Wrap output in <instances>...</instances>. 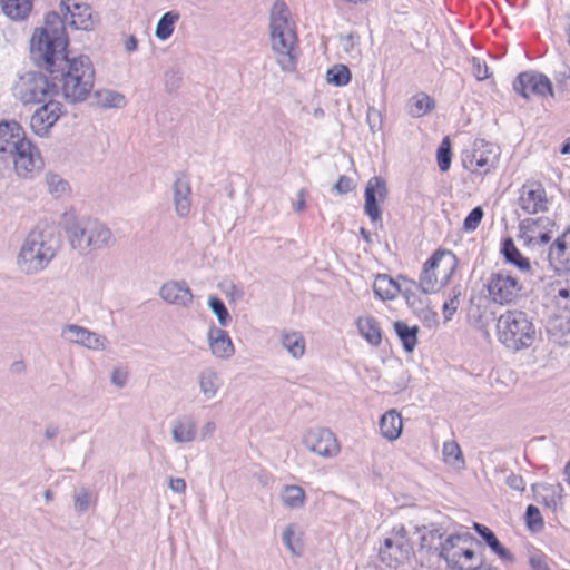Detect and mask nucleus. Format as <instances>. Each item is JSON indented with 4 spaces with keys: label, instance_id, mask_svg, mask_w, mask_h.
Segmentation results:
<instances>
[{
    "label": "nucleus",
    "instance_id": "obj_20",
    "mask_svg": "<svg viewBox=\"0 0 570 570\" xmlns=\"http://www.w3.org/2000/svg\"><path fill=\"white\" fill-rule=\"evenodd\" d=\"M394 291L403 296L405 304L413 313L430 301L429 294H423L422 285L419 282L402 275L394 279Z\"/></svg>",
    "mask_w": 570,
    "mask_h": 570
},
{
    "label": "nucleus",
    "instance_id": "obj_17",
    "mask_svg": "<svg viewBox=\"0 0 570 570\" xmlns=\"http://www.w3.org/2000/svg\"><path fill=\"white\" fill-rule=\"evenodd\" d=\"M547 259L557 272L570 271V225L550 244Z\"/></svg>",
    "mask_w": 570,
    "mask_h": 570
},
{
    "label": "nucleus",
    "instance_id": "obj_8",
    "mask_svg": "<svg viewBox=\"0 0 570 570\" xmlns=\"http://www.w3.org/2000/svg\"><path fill=\"white\" fill-rule=\"evenodd\" d=\"M487 289L490 299L494 304H515L524 292L523 282L511 275L508 271L491 273L487 282Z\"/></svg>",
    "mask_w": 570,
    "mask_h": 570
},
{
    "label": "nucleus",
    "instance_id": "obj_48",
    "mask_svg": "<svg viewBox=\"0 0 570 570\" xmlns=\"http://www.w3.org/2000/svg\"><path fill=\"white\" fill-rule=\"evenodd\" d=\"M183 80V72L178 68H171L165 73L166 90L171 92L178 89Z\"/></svg>",
    "mask_w": 570,
    "mask_h": 570
},
{
    "label": "nucleus",
    "instance_id": "obj_37",
    "mask_svg": "<svg viewBox=\"0 0 570 570\" xmlns=\"http://www.w3.org/2000/svg\"><path fill=\"white\" fill-rule=\"evenodd\" d=\"M48 193L55 198H61L69 191V184L60 175L47 173L45 176Z\"/></svg>",
    "mask_w": 570,
    "mask_h": 570
},
{
    "label": "nucleus",
    "instance_id": "obj_21",
    "mask_svg": "<svg viewBox=\"0 0 570 570\" xmlns=\"http://www.w3.org/2000/svg\"><path fill=\"white\" fill-rule=\"evenodd\" d=\"M159 296L167 304L179 307H189L194 295L185 281H169L159 288Z\"/></svg>",
    "mask_w": 570,
    "mask_h": 570
},
{
    "label": "nucleus",
    "instance_id": "obj_15",
    "mask_svg": "<svg viewBox=\"0 0 570 570\" xmlns=\"http://www.w3.org/2000/svg\"><path fill=\"white\" fill-rule=\"evenodd\" d=\"M61 336L68 342L92 351H105L109 344L105 336L77 324L65 325Z\"/></svg>",
    "mask_w": 570,
    "mask_h": 570
},
{
    "label": "nucleus",
    "instance_id": "obj_19",
    "mask_svg": "<svg viewBox=\"0 0 570 570\" xmlns=\"http://www.w3.org/2000/svg\"><path fill=\"white\" fill-rule=\"evenodd\" d=\"M173 203L179 218H186L191 210V185L188 175L179 171L173 183Z\"/></svg>",
    "mask_w": 570,
    "mask_h": 570
},
{
    "label": "nucleus",
    "instance_id": "obj_62",
    "mask_svg": "<svg viewBox=\"0 0 570 570\" xmlns=\"http://www.w3.org/2000/svg\"><path fill=\"white\" fill-rule=\"evenodd\" d=\"M137 46H138V41H137V38L135 36H129L127 37L126 41H125V49L127 52H134L137 50Z\"/></svg>",
    "mask_w": 570,
    "mask_h": 570
},
{
    "label": "nucleus",
    "instance_id": "obj_51",
    "mask_svg": "<svg viewBox=\"0 0 570 570\" xmlns=\"http://www.w3.org/2000/svg\"><path fill=\"white\" fill-rule=\"evenodd\" d=\"M294 530L295 525L288 524L282 533V541L293 554H299L301 548L297 547L293 541Z\"/></svg>",
    "mask_w": 570,
    "mask_h": 570
},
{
    "label": "nucleus",
    "instance_id": "obj_44",
    "mask_svg": "<svg viewBox=\"0 0 570 570\" xmlns=\"http://www.w3.org/2000/svg\"><path fill=\"white\" fill-rule=\"evenodd\" d=\"M461 540V535L452 534L446 538L444 542L440 543L439 556L443 558L446 562L455 563L456 556L452 554V551L456 548L458 541Z\"/></svg>",
    "mask_w": 570,
    "mask_h": 570
},
{
    "label": "nucleus",
    "instance_id": "obj_14",
    "mask_svg": "<svg viewBox=\"0 0 570 570\" xmlns=\"http://www.w3.org/2000/svg\"><path fill=\"white\" fill-rule=\"evenodd\" d=\"M513 89L523 98L529 99L530 95L553 96L552 83L550 79L539 72H521L513 82Z\"/></svg>",
    "mask_w": 570,
    "mask_h": 570
},
{
    "label": "nucleus",
    "instance_id": "obj_49",
    "mask_svg": "<svg viewBox=\"0 0 570 570\" xmlns=\"http://www.w3.org/2000/svg\"><path fill=\"white\" fill-rule=\"evenodd\" d=\"M90 492L87 488H80L75 494V510L83 513L89 509Z\"/></svg>",
    "mask_w": 570,
    "mask_h": 570
},
{
    "label": "nucleus",
    "instance_id": "obj_25",
    "mask_svg": "<svg viewBox=\"0 0 570 570\" xmlns=\"http://www.w3.org/2000/svg\"><path fill=\"white\" fill-rule=\"evenodd\" d=\"M501 254L503 255L504 261L517 267L522 275L527 276L531 274L532 265L530 259L520 252L512 238L508 237L503 239L501 244Z\"/></svg>",
    "mask_w": 570,
    "mask_h": 570
},
{
    "label": "nucleus",
    "instance_id": "obj_54",
    "mask_svg": "<svg viewBox=\"0 0 570 570\" xmlns=\"http://www.w3.org/2000/svg\"><path fill=\"white\" fill-rule=\"evenodd\" d=\"M389 417H392V409L385 411V413L380 417L379 428L381 435L392 442V423H387Z\"/></svg>",
    "mask_w": 570,
    "mask_h": 570
},
{
    "label": "nucleus",
    "instance_id": "obj_43",
    "mask_svg": "<svg viewBox=\"0 0 570 570\" xmlns=\"http://www.w3.org/2000/svg\"><path fill=\"white\" fill-rule=\"evenodd\" d=\"M462 295V291L460 286H455L451 289V293L449 295V298L443 304V316L444 321L449 322L452 320L453 315L458 311L459 307V298Z\"/></svg>",
    "mask_w": 570,
    "mask_h": 570
},
{
    "label": "nucleus",
    "instance_id": "obj_64",
    "mask_svg": "<svg viewBox=\"0 0 570 570\" xmlns=\"http://www.w3.org/2000/svg\"><path fill=\"white\" fill-rule=\"evenodd\" d=\"M59 434V428L56 425H48L45 431V436L48 440L55 439Z\"/></svg>",
    "mask_w": 570,
    "mask_h": 570
},
{
    "label": "nucleus",
    "instance_id": "obj_50",
    "mask_svg": "<svg viewBox=\"0 0 570 570\" xmlns=\"http://www.w3.org/2000/svg\"><path fill=\"white\" fill-rule=\"evenodd\" d=\"M525 518H527L528 527L531 530H538V529L542 528L543 520H542L540 510L537 507H534L532 504L528 505L527 511H525Z\"/></svg>",
    "mask_w": 570,
    "mask_h": 570
},
{
    "label": "nucleus",
    "instance_id": "obj_18",
    "mask_svg": "<svg viewBox=\"0 0 570 570\" xmlns=\"http://www.w3.org/2000/svg\"><path fill=\"white\" fill-rule=\"evenodd\" d=\"M386 196V183L381 177H372L365 187L364 213L370 217L372 223H376L382 218L381 202Z\"/></svg>",
    "mask_w": 570,
    "mask_h": 570
},
{
    "label": "nucleus",
    "instance_id": "obj_42",
    "mask_svg": "<svg viewBox=\"0 0 570 570\" xmlns=\"http://www.w3.org/2000/svg\"><path fill=\"white\" fill-rule=\"evenodd\" d=\"M208 307L216 315L219 325L227 326L230 323L232 317L229 312L226 308L225 303L219 297L209 296Z\"/></svg>",
    "mask_w": 570,
    "mask_h": 570
},
{
    "label": "nucleus",
    "instance_id": "obj_61",
    "mask_svg": "<svg viewBox=\"0 0 570 570\" xmlns=\"http://www.w3.org/2000/svg\"><path fill=\"white\" fill-rule=\"evenodd\" d=\"M306 190L299 189L297 193V203L294 206L295 212H302L305 208Z\"/></svg>",
    "mask_w": 570,
    "mask_h": 570
},
{
    "label": "nucleus",
    "instance_id": "obj_12",
    "mask_svg": "<svg viewBox=\"0 0 570 570\" xmlns=\"http://www.w3.org/2000/svg\"><path fill=\"white\" fill-rule=\"evenodd\" d=\"M305 448L322 456L334 458L340 453L341 446L335 434L325 428L309 429L303 436Z\"/></svg>",
    "mask_w": 570,
    "mask_h": 570
},
{
    "label": "nucleus",
    "instance_id": "obj_22",
    "mask_svg": "<svg viewBox=\"0 0 570 570\" xmlns=\"http://www.w3.org/2000/svg\"><path fill=\"white\" fill-rule=\"evenodd\" d=\"M24 131L20 124L14 120L0 122V153L11 154L14 147L24 142Z\"/></svg>",
    "mask_w": 570,
    "mask_h": 570
},
{
    "label": "nucleus",
    "instance_id": "obj_24",
    "mask_svg": "<svg viewBox=\"0 0 570 570\" xmlns=\"http://www.w3.org/2000/svg\"><path fill=\"white\" fill-rule=\"evenodd\" d=\"M208 343L212 354L222 360L229 358L234 354V345L228 333L222 328L212 326L208 330Z\"/></svg>",
    "mask_w": 570,
    "mask_h": 570
},
{
    "label": "nucleus",
    "instance_id": "obj_5",
    "mask_svg": "<svg viewBox=\"0 0 570 570\" xmlns=\"http://www.w3.org/2000/svg\"><path fill=\"white\" fill-rule=\"evenodd\" d=\"M53 247L46 239L42 232L32 230L28 234L17 257V265L21 273L35 275L43 271L55 257Z\"/></svg>",
    "mask_w": 570,
    "mask_h": 570
},
{
    "label": "nucleus",
    "instance_id": "obj_36",
    "mask_svg": "<svg viewBox=\"0 0 570 570\" xmlns=\"http://www.w3.org/2000/svg\"><path fill=\"white\" fill-rule=\"evenodd\" d=\"M95 97L102 108H121L126 105L125 96L114 90H97Z\"/></svg>",
    "mask_w": 570,
    "mask_h": 570
},
{
    "label": "nucleus",
    "instance_id": "obj_1",
    "mask_svg": "<svg viewBox=\"0 0 570 570\" xmlns=\"http://www.w3.org/2000/svg\"><path fill=\"white\" fill-rule=\"evenodd\" d=\"M65 24L57 12L45 17V26L36 29L30 40V58L58 83L63 98L77 104L87 99L95 82V68L88 56L69 57Z\"/></svg>",
    "mask_w": 570,
    "mask_h": 570
},
{
    "label": "nucleus",
    "instance_id": "obj_55",
    "mask_svg": "<svg viewBox=\"0 0 570 570\" xmlns=\"http://www.w3.org/2000/svg\"><path fill=\"white\" fill-rule=\"evenodd\" d=\"M358 39H360V37L354 32H350L347 36H345L342 39V47H343L344 51L345 52L354 51L356 46L358 45Z\"/></svg>",
    "mask_w": 570,
    "mask_h": 570
},
{
    "label": "nucleus",
    "instance_id": "obj_39",
    "mask_svg": "<svg viewBox=\"0 0 570 570\" xmlns=\"http://www.w3.org/2000/svg\"><path fill=\"white\" fill-rule=\"evenodd\" d=\"M373 291L375 296L382 301L392 299V276L377 274L373 283Z\"/></svg>",
    "mask_w": 570,
    "mask_h": 570
},
{
    "label": "nucleus",
    "instance_id": "obj_53",
    "mask_svg": "<svg viewBox=\"0 0 570 570\" xmlns=\"http://www.w3.org/2000/svg\"><path fill=\"white\" fill-rule=\"evenodd\" d=\"M472 65V73L476 80L481 81L489 77L488 66L484 61H481L479 58L473 57L471 59Z\"/></svg>",
    "mask_w": 570,
    "mask_h": 570
},
{
    "label": "nucleus",
    "instance_id": "obj_33",
    "mask_svg": "<svg viewBox=\"0 0 570 570\" xmlns=\"http://www.w3.org/2000/svg\"><path fill=\"white\" fill-rule=\"evenodd\" d=\"M433 98L424 92L413 96L407 105L409 114L413 117H422L434 108Z\"/></svg>",
    "mask_w": 570,
    "mask_h": 570
},
{
    "label": "nucleus",
    "instance_id": "obj_40",
    "mask_svg": "<svg viewBox=\"0 0 570 570\" xmlns=\"http://www.w3.org/2000/svg\"><path fill=\"white\" fill-rule=\"evenodd\" d=\"M352 78L350 69L345 65H335L326 72L327 82L337 87H343L350 82Z\"/></svg>",
    "mask_w": 570,
    "mask_h": 570
},
{
    "label": "nucleus",
    "instance_id": "obj_4",
    "mask_svg": "<svg viewBox=\"0 0 570 570\" xmlns=\"http://www.w3.org/2000/svg\"><path fill=\"white\" fill-rule=\"evenodd\" d=\"M497 333L499 341L514 352L529 348L537 336L532 318L519 309H509L499 316Z\"/></svg>",
    "mask_w": 570,
    "mask_h": 570
},
{
    "label": "nucleus",
    "instance_id": "obj_11",
    "mask_svg": "<svg viewBox=\"0 0 570 570\" xmlns=\"http://www.w3.org/2000/svg\"><path fill=\"white\" fill-rule=\"evenodd\" d=\"M421 531L420 528L414 527L412 535H410V530H406L403 525L397 529L394 533V546H397L400 557L394 556V560H405L411 557L413 552L412 537H417L421 549L431 550L434 547V542L441 540L443 535L439 529L428 530L424 527L423 532Z\"/></svg>",
    "mask_w": 570,
    "mask_h": 570
},
{
    "label": "nucleus",
    "instance_id": "obj_32",
    "mask_svg": "<svg viewBox=\"0 0 570 570\" xmlns=\"http://www.w3.org/2000/svg\"><path fill=\"white\" fill-rule=\"evenodd\" d=\"M282 346L294 357L299 358L305 352V341L301 333L288 332L281 336Z\"/></svg>",
    "mask_w": 570,
    "mask_h": 570
},
{
    "label": "nucleus",
    "instance_id": "obj_35",
    "mask_svg": "<svg viewBox=\"0 0 570 570\" xmlns=\"http://www.w3.org/2000/svg\"><path fill=\"white\" fill-rule=\"evenodd\" d=\"M282 502L286 508L299 509L305 503V491L298 485H285L282 490Z\"/></svg>",
    "mask_w": 570,
    "mask_h": 570
},
{
    "label": "nucleus",
    "instance_id": "obj_59",
    "mask_svg": "<svg viewBox=\"0 0 570 570\" xmlns=\"http://www.w3.org/2000/svg\"><path fill=\"white\" fill-rule=\"evenodd\" d=\"M530 564L534 570H549L547 562L540 556H532Z\"/></svg>",
    "mask_w": 570,
    "mask_h": 570
},
{
    "label": "nucleus",
    "instance_id": "obj_30",
    "mask_svg": "<svg viewBox=\"0 0 570 570\" xmlns=\"http://www.w3.org/2000/svg\"><path fill=\"white\" fill-rule=\"evenodd\" d=\"M360 334L372 345H379L382 341V332L379 322L373 316H364L357 320Z\"/></svg>",
    "mask_w": 570,
    "mask_h": 570
},
{
    "label": "nucleus",
    "instance_id": "obj_28",
    "mask_svg": "<svg viewBox=\"0 0 570 570\" xmlns=\"http://www.w3.org/2000/svg\"><path fill=\"white\" fill-rule=\"evenodd\" d=\"M394 332L397 335L403 350L406 353H413L419 343L420 327L417 325L410 326L404 321L394 322Z\"/></svg>",
    "mask_w": 570,
    "mask_h": 570
},
{
    "label": "nucleus",
    "instance_id": "obj_47",
    "mask_svg": "<svg viewBox=\"0 0 570 570\" xmlns=\"http://www.w3.org/2000/svg\"><path fill=\"white\" fill-rule=\"evenodd\" d=\"M484 216V212L480 206L474 207L469 215L465 217L463 223V228L465 232H473L480 225L482 218Z\"/></svg>",
    "mask_w": 570,
    "mask_h": 570
},
{
    "label": "nucleus",
    "instance_id": "obj_63",
    "mask_svg": "<svg viewBox=\"0 0 570 570\" xmlns=\"http://www.w3.org/2000/svg\"><path fill=\"white\" fill-rule=\"evenodd\" d=\"M215 429L216 426L214 422H207L202 429V438L206 439L214 433Z\"/></svg>",
    "mask_w": 570,
    "mask_h": 570
},
{
    "label": "nucleus",
    "instance_id": "obj_2",
    "mask_svg": "<svg viewBox=\"0 0 570 570\" xmlns=\"http://www.w3.org/2000/svg\"><path fill=\"white\" fill-rule=\"evenodd\" d=\"M269 38L281 69L294 71L297 65V36L289 9L282 0L275 1L269 12Z\"/></svg>",
    "mask_w": 570,
    "mask_h": 570
},
{
    "label": "nucleus",
    "instance_id": "obj_23",
    "mask_svg": "<svg viewBox=\"0 0 570 570\" xmlns=\"http://www.w3.org/2000/svg\"><path fill=\"white\" fill-rule=\"evenodd\" d=\"M546 191L542 187L523 186L519 197V205L527 214H537L547 209Z\"/></svg>",
    "mask_w": 570,
    "mask_h": 570
},
{
    "label": "nucleus",
    "instance_id": "obj_60",
    "mask_svg": "<svg viewBox=\"0 0 570 570\" xmlns=\"http://www.w3.org/2000/svg\"><path fill=\"white\" fill-rule=\"evenodd\" d=\"M568 79H570V68L568 66L563 65L561 67V69L556 72V80L559 83H563Z\"/></svg>",
    "mask_w": 570,
    "mask_h": 570
},
{
    "label": "nucleus",
    "instance_id": "obj_7",
    "mask_svg": "<svg viewBox=\"0 0 570 570\" xmlns=\"http://www.w3.org/2000/svg\"><path fill=\"white\" fill-rule=\"evenodd\" d=\"M12 94L23 105H40L58 95V83L41 71H28L19 76Z\"/></svg>",
    "mask_w": 570,
    "mask_h": 570
},
{
    "label": "nucleus",
    "instance_id": "obj_46",
    "mask_svg": "<svg viewBox=\"0 0 570 570\" xmlns=\"http://www.w3.org/2000/svg\"><path fill=\"white\" fill-rule=\"evenodd\" d=\"M443 458L446 463L455 464L456 462L463 463L462 451L455 441L444 442L442 449Z\"/></svg>",
    "mask_w": 570,
    "mask_h": 570
},
{
    "label": "nucleus",
    "instance_id": "obj_58",
    "mask_svg": "<svg viewBox=\"0 0 570 570\" xmlns=\"http://www.w3.org/2000/svg\"><path fill=\"white\" fill-rule=\"evenodd\" d=\"M168 487L174 493L183 494L186 491V482L181 478H169Z\"/></svg>",
    "mask_w": 570,
    "mask_h": 570
},
{
    "label": "nucleus",
    "instance_id": "obj_6",
    "mask_svg": "<svg viewBox=\"0 0 570 570\" xmlns=\"http://www.w3.org/2000/svg\"><path fill=\"white\" fill-rule=\"evenodd\" d=\"M458 266L456 256L445 249L436 250L423 265L419 283L423 294H435L446 286Z\"/></svg>",
    "mask_w": 570,
    "mask_h": 570
},
{
    "label": "nucleus",
    "instance_id": "obj_27",
    "mask_svg": "<svg viewBox=\"0 0 570 570\" xmlns=\"http://www.w3.org/2000/svg\"><path fill=\"white\" fill-rule=\"evenodd\" d=\"M173 440L176 443H190L196 439L197 425L194 417L185 415L176 419L171 428Z\"/></svg>",
    "mask_w": 570,
    "mask_h": 570
},
{
    "label": "nucleus",
    "instance_id": "obj_9",
    "mask_svg": "<svg viewBox=\"0 0 570 570\" xmlns=\"http://www.w3.org/2000/svg\"><path fill=\"white\" fill-rule=\"evenodd\" d=\"M557 230V224L547 216L529 217L518 225V238L523 246L530 249H539L550 243Z\"/></svg>",
    "mask_w": 570,
    "mask_h": 570
},
{
    "label": "nucleus",
    "instance_id": "obj_3",
    "mask_svg": "<svg viewBox=\"0 0 570 570\" xmlns=\"http://www.w3.org/2000/svg\"><path fill=\"white\" fill-rule=\"evenodd\" d=\"M62 224L70 246L80 254L107 248L115 243L111 230L96 218L66 213Z\"/></svg>",
    "mask_w": 570,
    "mask_h": 570
},
{
    "label": "nucleus",
    "instance_id": "obj_41",
    "mask_svg": "<svg viewBox=\"0 0 570 570\" xmlns=\"http://www.w3.org/2000/svg\"><path fill=\"white\" fill-rule=\"evenodd\" d=\"M436 161L439 169L445 173L450 169L452 161L451 142L449 137H444L436 150Z\"/></svg>",
    "mask_w": 570,
    "mask_h": 570
},
{
    "label": "nucleus",
    "instance_id": "obj_16",
    "mask_svg": "<svg viewBox=\"0 0 570 570\" xmlns=\"http://www.w3.org/2000/svg\"><path fill=\"white\" fill-rule=\"evenodd\" d=\"M10 156L13 159L14 169L20 177L26 178L35 170L41 168L42 159L40 154L28 139L18 145V147H14Z\"/></svg>",
    "mask_w": 570,
    "mask_h": 570
},
{
    "label": "nucleus",
    "instance_id": "obj_31",
    "mask_svg": "<svg viewBox=\"0 0 570 570\" xmlns=\"http://www.w3.org/2000/svg\"><path fill=\"white\" fill-rule=\"evenodd\" d=\"M473 529L478 532V534L487 542V544L491 548L493 552H495L502 559H511L512 556L498 540L494 532L488 527L474 522Z\"/></svg>",
    "mask_w": 570,
    "mask_h": 570
},
{
    "label": "nucleus",
    "instance_id": "obj_10",
    "mask_svg": "<svg viewBox=\"0 0 570 570\" xmlns=\"http://www.w3.org/2000/svg\"><path fill=\"white\" fill-rule=\"evenodd\" d=\"M499 147L484 139H475L471 150L462 155L463 167L474 174L484 176L490 174L498 165Z\"/></svg>",
    "mask_w": 570,
    "mask_h": 570
},
{
    "label": "nucleus",
    "instance_id": "obj_57",
    "mask_svg": "<svg viewBox=\"0 0 570 570\" xmlns=\"http://www.w3.org/2000/svg\"><path fill=\"white\" fill-rule=\"evenodd\" d=\"M507 485L517 491H523L525 488V483L522 476L511 473L505 479Z\"/></svg>",
    "mask_w": 570,
    "mask_h": 570
},
{
    "label": "nucleus",
    "instance_id": "obj_29",
    "mask_svg": "<svg viewBox=\"0 0 570 570\" xmlns=\"http://www.w3.org/2000/svg\"><path fill=\"white\" fill-rule=\"evenodd\" d=\"M2 12L13 21L27 19L32 10L33 0H0Z\"/></svg>",
    "mask_w": 570,
    "mask_h": 570
},
{
    "label": "nucleus",
    "instance_id": "obj_56",
    "mask_svg": "<svg viewBox=\"0 0 570 570\" xmlns=\"http://www.w3.org/2000/svg\"><path fill=\"white\" fill-rule=\"evenodd\" d=\"M128 380V373L126 371H122L120 368H114L111 373V383L121 389L126 385Z\"/></svg>",
    "mask_w": 570,
    "mask_h": 570
},
{
    "label": "nucleus",
    "instance_id": "obj_34",
    "mask_svg": "<svg viewBox=\"0 0 570 570\" xmlns=\"http://www.w3.org/2000/svg\"><path fill=\"white\" fill-rule=\"evenodd\" d=\"M177 11H167L158 20L155 29V36L159 40H167L174 32L175 24L179 20Z\"/></svg>",
    "mask_w": 570,
    "mask_h": 570
},
{
    "label": "nucleus",
    "instance_id": "obj_13",
    "mask_svg": "<svg viewBox=\"0 0 570 570\" xmlns=\"http://www.w3.org/2000/svg\"><path fill=\"white\" fill-rule=\"evenodd\" d=\"M62 115V104L50 98L32 114L30 127L39 136H46Z\"/></svg>",
    "mask_w": 570,
    "mask_h": 570
},
{
    "label": "nucleus",
    "instance_id": "obj_52",
    "mask_svg": "<svg viewBox=\"0 0 570 570\" xmlns=\"http://www.w3.org/2000/svg\"><path fill=\"white\" fill-rule=\"evenodd\" d=\"M355 186H356L355 181L352 178H350L345 175H342L338 177L337 181L334 184L333 190L340 195H345V194L352 191L355 188Z\"/></svg>",
    "mask_w": 570,
    "mask_h": 570
},
{
    "label": "nucleus",
    "instance_id": "obj_45",
    "mask_svg": "<svg viewBox=\"0 0 570 570\" xmlns=\"http://www.w3.org/2000/svg\"><path fill=\"white\" fill-rule=\"evenodd\" d=\"M431 302L429 301L425 305H423L419 311L414 314L422 321V323L430 328L436 327L439 325V315L431 307Z\"/></svg>",
    "mask_w": 570,
    "mask_h": 570
},
{
    "label": "nucleus",
    "instance_id": "obj_26",
    "mask_svg": "<svg viewBox=\"0 0 570 570\" xmlns=\"http://www.w3.org/2000/svg\"><path fill=\"white\" fill-rule=\"evenodd\" d=\"M197 383L204 399L208 401L216 396L223 385V380L216 370L206 367L198 373Z\"/></svg>",
    "mask_w": 570,
    "mask_h": 570
},
{
    "label": "nucleus",
    "instance_id": "obj_38",
    "mask_svg": "<svg viewBox=\"0 0 570 570\" xmlns=\"http://www.w3.org/2000/svg\"><path fill=\"white\" fill-rule=\"evenodd\" d=\"M71 18L70 24L76 29L89 30L92 27L91 11L88 6L76 4Z\"/></svg>",
    "mask_w": 570,
    "mask_h": 570
}]
</instances>
